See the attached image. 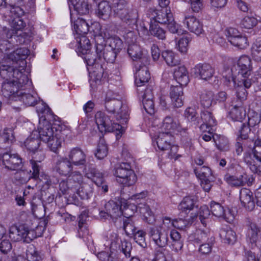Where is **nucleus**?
I'll use <instances>...</instances> for the list:
<instances>
[{
    "label": "nucleus",
    "mask_w": 261,
    "mask_h": 261,
    "mask_svg": "<svg viewBox=\"0 0 261 261\" xmlns=\"http://www.w3.org/2000/svg\"><path fill=\"white\" fill-rule=\"evenodd\" d=\"M105 109L109 115L101 111L95 115V122L101 133L119 131L122 128L120 122H126L128 116V109L122 101L115 98H106Z\"/></svg>",
    "instance_id": "f257e3e1"
},
{
    "label": "nucleus",
    "mask_w": 261,
    "mask_h": 261,
    "mask_svg": "<svg viewBox=\"0 0 261 261\" xmlns=\"http://www.w3.org/2000/svg\"><path fill=\"white\" fill-rule=\"evenodd\" d=\"M232 72L238 74V80L242 83L246 88H250L254 80L253 79V73L251 60L247 56H242L238 61L237 64L231 69Z\"/></svg>",
    "instance_id": "f03ea898"
},
{
    "label": "nucleus",
    "mask_w": 261,
    "mask_h": 261,
    "mask_svg": "<svg viewBox=\"0 0 261 261\" xmlns=\"http://www.w3.org/2000/svg\"><path fill=\"white\" fill-rule=\"evenodd\" d=\"M24 70L19 68L18 64L16 65L14 61L8 57L0 66V75L5 81L19 79L20 84H29V77L23 73Z\"/></svg>",
    "instance_id": "7ed1b4c3"
},
{
    "label": "nucleus",
    "mask_w": 261,
    "mask_h": 261,
    "mask_svg": "<svg viewBox=\"0 0 261 261\" xmlns=\"http://www.w3.org/2000/svg\"><path fill=\"white\" fill-rule=\"evenodd\" d=\"M113 175L118 182L126 187L134 185L137 180L129 162H123L117 165L113 170Z\"/></svg>",
    "instance_id": "20e7f679"
},
{
    "label": "nucleus",
    "mask_w": 261,
    "mask_h": 261,
    "mask_svg": "<svg viewBox=\"0 0 261 261\" xmlns=\"http://www.w3.org/2000/svg\"><path fill=\"white\" fill-rule=\"evenodd\" d=\"M247 142L246 145L252 150L253 158L256 159L259 164L252 158L251 154H246L244 156V161L252 172L257 173L261 171V140L258 139L254 141L250 140Z\"/></svg>",
    "instance_id": "39448f33"
},
{
    "label": "nucleus",
    "mask_w": 261,
    "mask_h": 261,
    "mask_svg": "<svg viewBox=\"0 0 261 261\" xmlns=\"http://www.w3.org/2000/svg\"><path fill=\"white\" fill-rule=\"evenodd\" d=\"M154 13L155 15L153 19L155 22L162 24H167L169 31L172 33L178 34L182 33V30L179 29L178 25L174 21L170 9L156 10Z\"/></svg>",
    "instance_id": "423d86ee"
},
{
    "label": "nucleus",
    "mask_w": 261,
    "mask_h": 261,
    "mask_svg": "<svg viewBox=\"0 0 261 261\" xmlns=\"http://www.w3.org/2000/svg\"><path fill=\"white\" fill-rule=\"evenodd\" d=\"M19 79L4 81L2 84V95L10 100L17 101L19 94H22V88L27 84H21Z\"/></svg>",
    "instance_id": "0eeeda50"
},
{
    "label": "nucleus",
    "mask_w": 261,
    "mask_h": 261,
    "mask_svg": "<svg viewBox=\"0 0 261 261\" xmlns=\"http://www.w3.org/2000/svg\"><path fill=\"white\" fill-rule=\"evenodd\" d=\"M115 14L122 21L129 24H135L137 23L138 18V11L136 9L128 10L125 8L123 1L116 2L111 7Z\"/></svg>",
    "instance_id": "6e6552de"
},
{
    "label": "nucleus",
    "mask_w": 261,
    "mask_h": 261,
    "mask_svg": "<svg viewBox=\"0 0 261 261\" xmlns=\"http://www.w3.org/2000/svg\"><path fill=\"white\" fill-rule=\"evenodd\" d=\"M128 208H125L123 212L121 209V201L119 199H115L114 200H110L105 204V210L99 213L100 217L105 219L110 218L112 219L120 217L123 214L128 215L126 211Z\"/></svg>",
    "instance_id": "1a4fd4ad"
},
{
    "label": "nucleus",
    "mask_w": 261,
    "mask_h": 261,
    "mask_svg": "<svg viewBox=\"0 0 261 261\" xmlns=\"http://www.w3.org/2000/svg\"><path fill=\"white\" fill-rule=\"evenodd\" d=\"M36 236L33 230H30L24 225L12 226L9 229V237L14 242L23 241L29 243L36 238Z\"/></svg>",
    "instance_id": "9d476101"
},
{
    "label": "nucleus",
    "mask_w": 261,
    "mask_h": 261,
    "mask_svg": "<svg viewBox=\"0 0 261 261\" xmlns=\"http://www.w3.org/2000/svg\"><path fill=\"white\" fill-rule=\"evenodd\" d=\"M246 226L247 227L246 234L247 243L251 248L257 247L261 252V228L250 220L247 221Z\"/></svg>",
    "instance_id": "9b49d317"
},
{
    "label": "nucleus",
    "mask_w": 261,
    "mask_h": 261,
    "mask_svg": "<svg viewBox=\"0 0 261 261\" xmlns=\"http://www.w3.org/2000/svg\"><path fill=\"white\" fill-rule=\"evenodd\" d=\"M83 55H84L83 59L87 66L91 67V70L92 71L94 75L96 76L98 80L102 77L104 74V68L101 62L99 61L97 56L96 45L95 46L94 52H90L89 50L87 51V53Z\"/></svg>",
    "instance_id": "f8f14e48"
},
{
    "label": "nucleus",
    "mask_w": 261,
    "mask_h": 261,
    "mask_svg": "<svg viewBox=\"0 0 261 261\" xmlns=\"http://www.w3.org/2000/svg\"><path fill=\"white\" fill-rule=\"evenodd\" d=\"M11 19L10 24L13 30V34H16L18 31H22L26 26L25 22L21 18L24 15V11L19 6H10Z\"/></svg>",
    "instance_id": "ddd939ff"
},
{
    "label": "nucleus",
    "mask_w": 261,
    "mask_h": 261,
    "mask_svg": "<svg viewBox=\"0 0 261 261\" xmlns=\"http://www.w3.org/2000/svg\"><path fill=\"white\" fill-rule=\"evenodd\" d=\"M194 171L196 177L200 180V185L203 189L205 192H209L212 187L211 179L212 173L211 169L204 165L195 167Z\"/></svg>",
    "instance_id": "4468645a"
},
{
    "label": "nucleus",
    "mask_w": 261,
    "mask_h": 261,
    "mask_svg": "<svg viewBox=\"0 0 261 261\" xmlns=\"http://www.w3.org/2000/svg\"><path fill=\"white\" fill-rule=\"evenodd\" d=\"M162 226H153L149 229V233L152 240L156 246L160 248L165 247L168 241V232H165V228L164 231H162Z\"/></svg>",
    "instance_id": "2eb2a0df"
},
{
    "label": "nucleus",
    "mask_w": 261,
    "mask_h": 261,
    "mask_svg": "<svg viewBox=\"0 0 261 261\" xmlns=\"http://www.w3.org/2000/svg\"><path fill=\"white\" fill-rule=\"evenodd\" d=\"M3 165L6 168L11 170H16L22 167V158L17 153L6 152L2 156Z\"/></svg>",
    "instance_id": "dca6fc26"
},
{
    "label": "nucleus",
    "mask_w": 261,
    "mask_h": 261,
    "mask_svg": "<svg viewBox=\"0 0 261 261\" xmlns=\"http://www.w3.org/2000/svg\"><path fill=\"white\" fill-rule=\"evenodd\" d=\"M86 176L91 178L95 185L102 191L103 193L108 191V186L105 180L102 173L99 172L94 168H90L88 170L85 168Z\"/></svg>",
    "instance_id": "f3484780"
},
{
    "label": "nucleus",
    "mask_w": 261,
    "mask_h": 261,
    "mask_svg": "<svg viewBox=\"0 0 261 261\" xmlns=\"http://www.w3.org/2000/svg\"><path fill=\"white\" fill-rule=\"evenodd\" d=\"M193 70L196 77L205 81L211 79L215 73L214 68L207 63L198 64Z\"/></svg>",
    "instance_id": "a211bd4d"
},
{
    "label": "nucleus",
    "mask_w": 261,
    "mask_h": 261,
    "mask_svg": "<svg viewBox=\"0 0 261 261\" xmlns=\"http://www.w3.org/2000/svg\"><path fill=\"white\" fill-rule=\"evenodd\" d=\"M117 51L111 49H106V46L102 43H96V53L99 61L103 65L104 61L113 63L116 57Z\"/></svg>",
    "instance_id": "6ab92c4d"
},
{
    "label": "nucleus",
    "mask_w": 261,
    "mask_h": 261,
    "mask_svg": "<svg viewBox=\"0 0 261 261\" xmlns=\"http://www.w3.org/2000/svg\"><path fill=\"white\" fill-rule=\"evenodd\" d=\"M38 137L37 132H33L24 142L25 148L32 153L33 156L35 154L39 155V152H43L41 146V140Z\"/></svg>",
    "instance_id": "aec40b11"
},
{
    "label": "nucleus",
    "mask_w": 261,
    "mask_h": 261,
    "mask_svg": "<svg viewBox=\"0 0 261 261\" xmlns=\"http://www.w3.org/2000/svg\"><path fill=\"white\" fill-rule=\"evenodd\" d=\"M228 41L233 45L240 48L244 49L248 46L247 38L245 36L240 34L236 29H228Z\"/></svg>",
    "instance_id": "412c9836"
},
{
    "label": "nucleus",
    "mask_w": 261,
    "mask_h": 261,
    "mask_svg": "<svg viewBox=\"0 0 261 261\" xmlns=\"http://www.w3.org/2000/svg\"><path fill=\"white\" fill-rule=\"evenodd\" d=\"M53 170L60 176L66 177L73 171V165L67 158L62 157L56 161Z\"/></svg>",
    "instance_id": "4be33fe9"
},
{
    "label": "nucleus",
    "mask_w": 261,
    "mask_h": 261,
    "mask_svg": "<svg viewBox=\"0 0 261 261\" xmlns=\"http://www.w3.org/2000/svg\"><path fill=\"white\" fill-rule=\"evenodd\" d=\"M51 120L43 121L41 122L40 121L39 125L37 132L38 136H39L40 139L43 142L48 141L49 138L53 137L55 135V132L56 127L53 126L50 121Z\"/></svg>",
    "instance_id": "5701e85b"
},
{
    "label": "nucleus",
    "mask_w": 261,
    "mask_h": 261,
    "mask_svg": "<svg viewBox=\"0 0 261 261\" xmlns=\"http://www.w3.org/2000/svg\"><path fill=\"white\" fill-rule=\"evenodd\" d=\"M184 24L187 25L189 30L199 35L203 32V24L195 17L190 15L187 13L184 14V18L182 20Z\"/></svg>",
    "instance_id": "b1692460"
},
{
    "label": "nucleus",
    "mask_w": 261,
    "mask_h": 261,
    "mask_svg": "<svg viewBox=\"0 0 261 261\" xmlns=\"http://www.w3.org/2000/svg\"><path fill=\"white\" fill-rule=\"evenodd\" d=\"M67 159L73 166H86V155L79 147L71 149L68 153Z\"/></svg>",
    "instance_id": "393cba45"
},
{
    "label": "nucleus",
    "mask_w": 261,
    "mask_h": 261,
    "mask_svg": "<svg viewBox=\"0 0 261 261\" xmlns=\"http://www.w3.org/2000/svg\"><path fill=\"white\" fill-rule=\"evenodd\" d=\"M29 53V50L25 48H20L8 55L10 59L13 60L14 63L19 65L21 69H25L27 62L25 59Z\"/></svg>",
    "instance_id": "a878e982"
},
{
    "label": "nucleus",
    "mask_w": 261,
    "mask_h": 261,
    "mask_svg": "<svg viewBox=\"0 0 261 261\" xmlns=\"http://www.w3.org/2000/svg\"><path fill=\"white\" fill-rule=\"evenodd\" d=\"M170 97L172 105L180 108L184 105V92L181 86H171L170 90Z\"/></svg>",
    "instance_id": "bb28decb"
},
{
    "label": "nucleus",
    "mask_w": 261,
    "mask_h": 261,
    "mask_svg": "<svg viewBox=\"0 0 261 261\" xmlns=\"http://www.w3.org/2000/svg\"><path fill=\"white\" fill-rule=\"evenodd\" d=\"M135 83L137 87H141L147 83L150 78L148 67L145 65L136 64Z\"/></svg>",
    "instance_id": "cd10ccee"
},
{
    "label": "nucleus",
    "mask_w": 261,
    "mask_h": 261,
    "mask_svg": "<svg viewBox=\"0 0 261 261\" xmlns=\"http://www.w3.org/2000/svg\"><path fill=\"white\" fill-rule=\"evenodd\" d=\"M174 143V137L169 132L159 133L156 139V144L161 150H168Z\"/></svg>",
    "instance_id": "c85d7f7f"
},
{
    "label": "nucleus",
    "mask_w": 261,
    "mask_h": 261,
    "mask_svg": "<svg viewBox=\"0 0 261 261\" xmlns=\"http://www.w3.org/2000/svg\"><path fill=\"white\" fill-rule=\"evenodd\" d=\"M240 200L242 206L248 211H252L255 207L252 192L248 189L243 188L240 192Z\"/></svg>",
    "instance_id": "c756f323"
},
{
    "label": "nucleus",
    "mask_w": 261,
    "mask_h": 261,
    "mask_svg": "<svg viewBox=\"0 0 261 261\" xmlns=\"http://www.w3.org/2000/svg\"><path fill=\"white\" fill-rule=\"evenodd\" d=\"M163 128L167 131L176 130L178 132H186L188 130V127H184L178 121L173 117L166 116L163 122Z\"/></svg>",
    "instance_id": "7c9ffc66"
},
{
    "label": "nucleus",
    "mask_w": 261,
    "mask_h": 261,
    "mask_svg": "<svg viewBox=\"0 0 261 261\" xmlns=\"http://www.w3.org/2000/svg\"><path fill=\"white\" fill-rule=\"evenodd\" d=\"M45 158V154L44 152H39V155L35 154L33 156L32 159L30 160V163L31 166L32 170L30 172L32 173L30 178L35 179H39V174L41 167L40 165L41 162Z\"/></svg>",
    "instance_id": "2f4dec72"
},
{
    "label": "nucleus",
    "mask_w": 261,
    "mask_h": 261,
    "mask_svg": "<svg viewBox=\"0 0 261 261\" xmlns=\"http://www.w3.org/2000/svg\"><path fill=\"white\" fill-rule=\"evenodd\" d=\"M55 135L49 138L48 141L45 142L47 146L51 151L57 153L60 148L61 147L63 135L61 130L56 128Z\"/></svg>",
    "instance_id": "473e14b6"
},
{
    "label": "nucleus",
    "mask_w": 261,
    "mask_h": 261,
    "mask_svg": "<svg viewBox=\"0 0 261 261\" xmlns=\"http://www.w3.org/2000/svg\"><path fill=\"white\" fill-rule=\"evenodd\" d=\"M230 106L232 107L229 111L230 118L234 121H242L246 116V111L243 105L239 106L235 101H231Z\"/></svg>",
    "instance_id": "72a5a7b5"
},
{
    "label": "nucleus",
    "mask_w": 261,
    "mask_h": 261,
    "mask_svg": "<svg viewBox=\"0 0 261 261\" xmlns=\"http://www.w3.org/2000/svg\"><path fill=\"white\" fill-rule=\"evenodd\" d=\"M224 178L228 184L235 187L243 186L248 181V175L245 173H243L239 176L226 174Z\"/></svg>",
    "instance_id": "f704fd0d"
},
{
    "label": "nucleus",
    "mask_w": 261,
    "mask_h": 261,
    "mask_svg": "<svg viewBox=\"0 0 261 261\" xmlns=\"http://www.w3.org/2000/svg\"><path fill=\"white\" fill-rule=\"evenodd\" d=\"M174 76L180 86H185L189 82V73L184 66H179L175 69Z\"/></svg>",
    "instance_id": "c9c22d12"
},
{
    "label": "nucleus",
    "mask_w": 261,
    "mask_h": 261,
    "mask_svg": "<svg viewBox=\"0 0 261 261\" xmlns=\"http://www.w3.org/2000/svg\"><path fill=\"white\" fill-rule=\"evenodd\" d=\"M200 123L203 122L200 126L201 131H204V128H208L216 125L217 122L214 118L212 113L207 111L202 112L200 117Z\"/></svg>",
    "instance_id": "e433bc0d"
},
{
    "label": "nucleus",
    "mask_w": 261,
    "mask_h": 261,
    "mask_svg": "<svg viewBox=\"0 0 261 261\" xmlns=\"http://www.w3.org/2000/svg\"><path fill=\"white\" fill-rule=\"evenodd\" d=\"M127 53L133 61L140 60L141 62H143L146 60V58L143 57L141 47L137 44H129Z\"/></svg>",
    "instance_id": "4c0bfd02"
},
{
    "label": "nucleus",
    "mask_w": 261,
    "mask_h": 261,
    "mask_svg": "<svg viewBox=\"0 0 261 261\" xmlns=\"http://www.w3.org/2000/svg\"><path fill=\"white\" fill-rule=\"evenodd\" d=\"M111 11V6L108 1H100L98 5L96 14L100 18L106 20L110 17Z\"/></svg>",
    "instance_id": "58836bf2"
},
{
    "label": "nucleus",
    "mask_w": 261,
    "mask_h": 261,
    "mask_svg": "<svg viewBox=\"0 0 261 261\" xmlns=\"http://www.w3.org/2000/svg\"><path fill=\"white\" fill-rule=\"evenodd\" d=\"M36 107V111L39 116L42 114L41 118L43 121L51 120L50 117H53L50 108L42 101L38 100Z\"/></svg>",
    "instance_id": "ea45409f"
},
{
    "label": "nucleus",
    "mask_w": 261,
    "mask_h": 261,
    "mask_svg": "<svg viewBox=\"0 0 261 261\" xmlns=\"http://www.w3.org/2000/svg\"><path fill=\"white\" fill-rule=\"evenodd\" d=\"M68 4L70 10L73 9L79 14L85 15L89 12V5L87 1H70Z\"/></svg>",
    "instance_id": "a19ab883"
},
{
    "label": "nucleus",
    "mask_w": 261,
    "mask_h": 261,
    "mask_svg": "<svg viewBox=\"0 0 261 261\" xmlns=\"http://www.w3.org/2000/svg\"><path fill=\"white\" fill-rule=\"evenodd\" d=\"M192 241L197 244H201L208 241L209 240H214V238L211 236L209 231H206L198 229L196 231L192 237Z\"/></svg>",
    "instance_id": "79ce46f5"
},
{
    "label": "nucleus",
    "mask_w": 261,
    "mask_h": 261,
    "mask_svg": "<svg viewBox=\"0 0 261 261\" xmlns=\"http://www.w3.org/2000/svg\"><path fill=\"white\" fill-rule=\"evenodd\" d=\"M67 176L69 177L68 184L71 189L73 188L76 190L78 187L82 185L83 177L80 172H73L72 171Z\"/></svg>",
    "instance_id": "37998d69"
},
{
    "label": "nucleus",
    "mask_w": 261,
    "mask_h": 261,
    "mask_svg": "<svg viewBox=\"0 0 261 261\" xmlns=\"http://www.w3.org/2000/svg\"><path fill=\"white\" fill-rule=\"evenodd\" d=\"M219 235L225 243L233 244L236 240V233L228 227L221 228Z\"/></svg>",
    "instance_id": "c03bdc74"
},
{
    "label": "nucleus",
    "mask_w": 261,
    "mask_h": 261,
    "mask_svg": "<svg viewBox=\"0 0 261 261\" xmlns=\"http://www.w3.org/2000/svg\"><path fill=\"white\" fill-rule=\"evenodd\" d=\"M238 84V87L236 90V98H233L231 101H235L238 103L239 106L242 104L243 105L244 102L247 99L248 92L246 89L249 88H246L242 83Z\"/></svg>",
    "instance_id": "a18cd8bd"
},
{
    "label": "nucleus",
    "mask_w": 261,
    "mask_h": 261,
    "mask_svg": "<svg viewBox=\"0 0 261 261\" xmlns=\"http://www.w3.org/2000/svg\"><path fill=\"white\" fill-rule=\"evenodd\" d=\"M201 105L206 108H209L213 105H215L214 94L211 91H204L200 95Z\"/></svg>",
    "instance_id": "49530a36"
},
{
    "label": "nucleus",
    "mask_w": 261,
    "mask_h": 261,
    "mask_svg": "<svg viewBox=\"0 0 261 261\" xmlns=\"http://www.w3.org/2000/svg\"><path fill=\"white\" fill-rule=\"evenodd\" d=\"M162 57L169 66H175L179 64V60L174 52L171 50H165L162 53Z\"/></svg>",
    "instance_id": "de8ad7c7"
},
{
    "label": "nucleus",
    "mask_w": 261,
    "mask_h": 261,
    "mask_svg": "<svg viewBox=\"0 0 261 261\" xmlns=\"http://www.w3.org/2000/svg\"><path fill=\"white\" fill-rule=\"evenodd\" d=\"M39 99L36 94H32L22 92V94H19V98H18V100L21 101L27 106H35Z\"/></svg>",
    "instance_id": "09e8293b"
},
{
    "label": "nucleus",
    "mask_w": 261,
    "mask_h": 261,
    "mask_svg": "<svg viewBox=\"0 0 261 261\" xmlns=\"http://www.w3.org/2000/svg\"><path fill=\"white\" fill-rule=\"evenodd\" d=\"M74 29L79 36L86 35L89 31V25L85 19L79 18L74 22Z\"/></svg>",
    "instance_id": "8fccbe9b"
},
{
    "label": "nucleus",
    "mask_w": 261,
    "mask_h": 261,
    "mask_svg": "<svg viewBox=\"0 0 261 261\" xmlns=\"http://www.w3.org/2000/svg\"><path fill=\"white\" fill-rule=\"evenodd\" d=\"M129 215L128 217L125 216L126 218L123 220V229L128 236H131L137 231L138 229L135 226L133 218Z\"/></svg>",
    "instance_id": "3c124183"
},
{
    "label": "nucleus",
    "mask_w": 261,
    "mask_h": 261,
    "mask_svg": "<svg viewBox=\"0 0 261 261\" xmlns=\"http://www.w3.org/2000/svg\"><path fill=\"white\" fill-rule=\"evenodd\" d=\"M213 141L219 150L225 151L229 149L228 140L224 136L215 134L213 136Z\"/></svg>",
    "instance_id": "603ef678"
},
{
    "label": "nucleus",
    "mask_w": 261,
    "mask_h": 261,
    "mask_svg": "<svg viewBox=\"0 0 261 261\" xmlns=\"http://www.w3.org/2000/svg\"><path fill=\"white\" fill-rule=\"evenodd\" d=\"M184 116L193 125L197 126L200 123V119L197 116V113L193 108H187L184 112Z\"/></svg>",
    "instance_id": "864d4df0"
},
{
    "label": "nucleus",
    "mask_w": 261,
    "mask_h": 261,
    "mask_svg": "<svg viewBox=\"0 0 261 261\" xmlns=\"http://www.w3.org/2000/svg\"><path fill=\"white\" fill-rule=\"evenodd\" d=\"M76 41L79 44V51L82 54L87 53L91 47V43L89 39L85 36L80 35L77 37Z\"/></svg>",
    "instance_id": "5fc2aeb1"
},
{
    "label": "nucleus",
    "mask_w": 261,
    "mask_h": 261,
    "mask_svg": "<svg viewBox=\"0 0 261 261\" xmlns=\"http://www.w3.org/2000/svg\"><path fill=\"white\" fill-rule=\"evenodd\" d=\"M212 214L217 217L223 218L226 220L228 219L224 207L219 203L212 201L210 205Z\"/></svg>",
    "instance_id": "6e6d98bb"
},
{
    "label": "nucleus",
    "mask_w": 261,
    "mask_h": 261,
    "mask_svg": "<svg viewBox=\"0 0 261 261\" xmlns=\"http://www.w3.org/2000/svg\"><path fill=\"white\" fill-rule=\"evenodd\" d=\"M195 205L194 198L190 196L185 197L178 206V208L181 212L190 211L193 210Z\"/></svg>",
    "instance_id": "4d7b16f0"
},
{
    "label": "nucleus",
    "mask_w": 261,
    "mask_h": 261,
    "mask_svg": "<svg viewBox=\"0 0 261 261\" xmlns=\"http://www.w3.org/2000/svg\"><path fill=\"white\" fill-rule=\"evenodd\" d=\"M77 194L83 199H88L92 195L93 189L90 185L83 184L76 189Z\"/></svg>",
    "instance_id": "13d9d810"
},
{
    "label": "nucleus",
    "mask_w": 261,
    "mask_h": 261,
    "mask_svg": "<svg viewBox=\"0 0 261 261\" xmlns=\"http://www.w3.org/2000/svg\"><path fill=\"white\" fill-rule=\"evenodd\" d=\"M108 152V148L105 141L100 139L95 153V156L99 160L103 159L107 155Z\"/></svg>",
    "instance_id": "bf43d9fd"
},
{
    "label": "nucleus",
    "mask_w": 261,
    "mask_h": 261,
    "mask_svg": "<svg viewBox=\"0 0 261 261\" xmlns=\"http://www.w3.org/2000/svg\"><path fill=\"white\" fill-rule=\"evenodd\" d=\"M26 257L28 261H40L41 256L33 245H30L26 250Z\"/></svg>",
    "instance_id": "052dcab7"
},
{
    "label": "nucleus",
    "mask_w": 261,
    "mask_h": 261,
    "mask_svg": "<svg viewBox=\"0 0 261 261\" xmlns=\"http://www.w3.org/2000/svg\"><path fill=\"white\" fill-rule=\"evenodd\" d=\"M149 32L151 35L159 39L164 40L166 38V31L158 24L151 23L150 25Z\"/></svg>",
    "instance_id": "680f3d73"
},
{
    "label": "nucleus",
    "mask_w": 261,
    "mask_h": 261,
    "mask_svg": "<svg viewBox=\"0 0 261 261\" xmlns=\"http://www.w3.org/2000/svg\"><path fill=\"white\" fill-rule=\"evenodd\" d=\"M223 74V78L224 79V84L229 88H232L235 87L236 84V74L235 72H232L231 70H228Z\"/></svg>",
    "instance_id": "e2e57ef3"
},
{
    "label": "nucleus",
    "mask_w": 261,
    "mask_h": 261,
    "mask_svg": "<svg viewBox=\"0 0 261 261\" xmlns=\"http://www.w3.org/2000/svg\"><path fill=\"white\" fill-rule=\"evenodd\" d=\"M251 55L254 60L261 61V39L256 40L252 45Z\"/></svg>",
    "instance_id": "0e129e2a"
},
{
    "label": "nucleus",
    "mask_w": 261,
    "mask_h": 261,
    "mask_svg": "<svg viewBox=\"0 0 261 261\" xmlns=\"http://www.w3.org/2000/svg\"><path fill=\"white\" fill-rule=\"evenodd\" d=\"M109 43L111 49L119 51L123 47V42L118 36H115L109 38Z\"/></svg>",
    "instance_id": "69168bd1"
},
{
    "label": "nucleus",
    "mask_w": 261,
    "mask_h": 261,
    "mask_svg": "<svg viewBox=\"0 0 261 261\" xmlns=\"http://www.w3.org/2000/svg\"><path fill=\"white\" fill-rule=\"evenodd\" d=\"M214 240H209L208 241L200 244L198 248V252L202 255H207L211 252L212 246L214 245Z\"/></svg>",
    "instance_id": "338daca9"
},
{
    "label": "nucleus",
    "mask_w": 261,
    "mask_h": 261,
    "mask_svg": "<svg viewBox=\"0 0 261 261\" xmlns=\"http://www.w3.org/2000/svg\"><path fill=\"white\" fill-rule=\"evenodd\" d=\"M145 232L142 230H138L136 232L133 234L134 239L141 247L145 248L147 246L145 242Z\"/></svg>",
    "instance_id": "774afa93"
}]
</instances>
